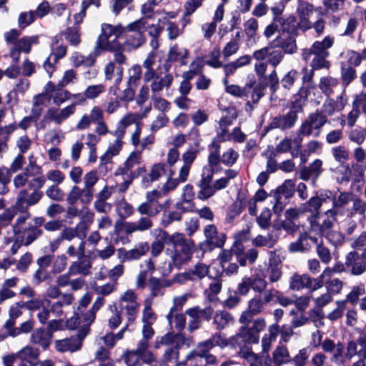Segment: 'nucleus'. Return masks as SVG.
<instances>
[{
	"mask_svg": "<svg viewBox=\"0 0 366 366\" xmlns=\"http://www.w3.org/2000/svg\"><path fill=\"white\" fill-rule=\"evenodd\" d=\"M162 197V192L157 189H153L146 193V201L140 204L137 208V212L141 215L147 217H155L162 209V204L159 199Z\"/></svg>",
	"mask_w": 366,
	"mask_h": 366,
	"instance_id": "11",
	"label": "nucleus"
},
{
	"mask_svg": "<svg viewBox=\"0 0 366 366\" xmlns=\"http://www.w3.org/2000/svg\"><path fill=\"white\" fill-rule=\"evenodd\" d=\"M279 237L280 228H276V226H274L272 229L266 235L258 234L252 240V242L255 247L272 248L277 242Z\"/></svg>",
	"mask_w": 366,
	"mask_h": 366,
	"instance_id": "30",
	"label": "nucleus"
},
{
	"mask_svg": "<svg viewBox=\"0 0 366 366\" xmlns=\"http://www.w3.org/2000/svg\"><path fill=\"white\" fill-rule=\"evenodd\" d=\"M85 230L86 229L83 224H78L75 228H66L61 232V239L71 241L76 237L80 238L81 234L85 232Z\"/></svg>",
	"mask_w": 366,
	"mask_h": 366,
	"instance_id": "58",
	"label": "nucleus"
},
{
	"mask_svg": "<svg viewBox=\"0 0 366 366\" xmlns=\"http://www.w3.org/2000/svg\"><path fill=\"white\" fill-rule=\"evenodd\" d=\"M238 174L235 169H228L224 171V175L213 182V172L211 169L204 168L201 179L197 182L199 190L197 197L199 200L205 201L215 195L217 191L227 188L231 180Z\"/></svg>",
	"mask_w": 366,
	"mask_h": 366,
	"instance_id": "1",
	"label": "nucleus"
},
{
	"mask_svg": "<svg viewBox=\"0 0 366 366\" xmlns=\"http://www.w3.org/2000/svg\"><path fill=\"white\" fill-rule=\"evenodd\" d=\"M45 90L49 92L50 99L53 103L59 107L64 102L71 99V92L65 89L64 86L55 84L52 81H48L45 84Z\"/></svg>",
	"mask_w": 366,
	"mask_h": 366,
	"instance_id": "18",
	"label": "nucleus"
},
{
	"mask_svg": "<svg viewBox=\"0 0 366 366\" xmlns=\"http://www.w3.org/2000/svg\"><path fill=\"white\" fill-rule=\"evenodd\" d=\"M271 10L273 13V21L278 22L282 26L283 31L292 32L294 31L295 25V18L293 16H290L287 18H283L280 16L282 12V9L279 7H272Z\"/></svg>",
	"mask_w": 366,
	"mask_h": 366,
	"instance_id": "35",
	"label": "nucleus"
},
{
	"mask_svg": "<svg viewBox=\"0 0 366 366\" xmlns=\"http://www.w3.org/2000/svg\"><path fill=\"white\" fill-rule=\"evenodd\" d=\"M35 19L36 17L34 11H29L21 12L19 14L18 17V26L21 29H24L34 23Z\"/></svg>",
	"mask_w": 366,
	"mask_h": 366,
	"instance_id": "63",
	"label": "nucleus"
},
{
	"mask_svg": "<svg viewBox=\"0 0 366 366\" xmlns=\"http://www.w3.org/2000/svg\"><path fill=\"white\" fill-rule=\"evenodd\" d=\"M116 212L120 218L125 219L134 214V209L126 200L122 199L116 205Z\"/></svg>",
	"mask_w": 366,
	"mask_h": 366,
	"instance_id": "57",
	"label": "nucleus"
},
{
	"mask_svg": "<svg viewBox=\"0 0 366 366\" xmlns=\"http://www.w3.org/2000/svg\"><path fill=\"white\" fill-rule=\"evenodd\" d=\"M62 34L71 46H76L81 42V34L78 26L67 28Z\"/></svg>",
	"mask_w": 366,
	"mask_h": 366,
	"instance_id": "51",
	"label": "nucleus"
},
{
	"mask_svg": "<svg viewBox=\"0 0 366 366\" xmlns=\"http://www.w3.org/2000/svg\"><path fill=\"white\" fill-rule=\"evenodd\" d=\"M146 29V19H141L129 24L126 27L127 34L126 44L132 49L140 47L144 42L145 38L143 33Z\"/></svg>",
	"mask_w": 366,
	"mask_h": 366,
	"instance_id": "10",
	"label": "nucleus"
},
{
	"mask_svg": "<svg viewBox=\"0 0 366 366\" xmlns=\"http://www.w3.org/2000/svg\"><path fill=\"white\" fill-rule=\"evenodd\" d=\"M352 194L350 192H340L337 196L333 195L328 200H332V208L330 209H335L336 215L337 213L348 205L352 200Z\"/></svg>",
	"mask_w": 366,
	"mask_h": 366,
	"instance_id": "41",
	"label": "nucleus"
},
{
	"mask_svg": "<svg viewBox=\"0 0 366 366\" xmlns=\"http://www.w3.org/2000/svg\"><path fill=\"white\" fill-rule=\"evenodd\" d=\"M297 119V112L292 110L285 115H280L274 117L270 122L269 127L270 129L286 130L294 127Z\"/></svg>",
	"mask_w": 366,
	"mask_h": 366,
	"instance_id": "25",
	"label": "nucleus"
},
{
	"mask_svg": "<svg viewBox=\"0 0 366 366\" xmlns=\"http://www.w3.org/2000/svg\"><path fill=\"white\" fill-rule=\"evenodd\" d=\"M46 179L43 176H38L29 182L28 187L33 190L29 194L26 189H21L16 197L14 206L18 209H25L30 206L36 204L42 198L43 192L39 189L44 185Z\"/></svg>",
	"mask_w": 366,
	"mask_h": 366,
	"instance_id": "2",
	"label": "nucleus"
},
{
	"mask_svg": "<svg viewBox=\"0 0 366 366\" xmlns=\"http://www.w3.org/2000/svg\"><path fill=\"white\" fill-rule=\"evenodd\" d=\"M212 348L213 345L209 340L200 342L197 344L195 350L187 354L186 361L200 366L203 357L209 354V352Z\"/></svg>",
	"mask_w": 366,
	"mask_h": 366,
	"instance_id": "20",
	"label": "nucleus"
},
{
	"mask_svg": "<svg viewBox=\"0 0 366 366\" xmlns=\"http://www.w3.org/2000/svg\"><path fill=\"white\" fill-rule=\"evenodd\" d=\"M92 267L91 263L86 260L73 262L69 267V272L73 275H87Z\"/></svg>",
	"mask_w": 366,
	"mask_h": 366,
	"instance_id": "55",
	"label": "nucleus"
},
{
	"mask_svg": "<svg viewBox=\"0 0 366 366\" xmlns=\"http://www.w3.org/2000/svg\"><path fill=\"white\" fill-rule=\"evenodd\" d=\"M346 104L347 98L344 92L336 97L335 99L327 97L324 101L320 112L327 118V117H332L341 112Z\"/></svg>",
	"mask_w": 366,
	"mask_h": 366,
	"instance_id": "16",
	"label": "nucleus"
},
{
	"mask_svg": "<svg viewBox=\"0 0 366 366\" xmlns=\"http://www.w3.org/2000/svg\"><path fill=\"white\" fill-rule=\"evenodd\" d=\"M149 247L148 243L144 242L138 244L132 249L126 251L123 249H120L118 252L122 254L121 258H122V262L132 261L139 259L149 251Z\"/></svg>",
	"mask_w": 366,
	"mask_h": 366,
	"instance_id": "36",
	"label": "nucleus"
},
{
	"mask_svg": "<svg viewBox=\"0 0 366 366\" xmlns=\"http://www.w3.org/2000/svg\"><path fill=\"white\" fill-rule=\"evenodd\" d=\"M332 197V192L328 190L320 192L316 196L312 197L304 204H302L305 212H310V214H320V209L322 205L325 203L328 199Z\"/></svg>",
	"mask_w": 366,
	"mask_h": 366,
	"instance_id": "21",
	"label": "nucleus"
},
{
	"mask_svg": "<svg viewBox=\"0 0 366 366\" xmlns=\"http://www.w3.org/2000/svg\"><path fill=\"white\" fill-rule=\"evenodd\" d=\"M188 179V177H186L185 179H182L180 176V171L178 172L177 178L169 177L167 181L164 184L162 187V190L160 191L162 194H167L171 191L174 190L179 183L185 182Z\"/></svg>",
	"mask_w": 366,
	"mask_h": 366,
	"instance_id": "59",
	"label": "nucleus"
},
{
	"mask_svg": "<svg viewBox=\"0 0 366 366\" xmlns=\"http://www.w3.org/2000/svg\"><path fill=\"white\" fill-rule=\"evenodd\" d=\"M302 141L300 137L294 139L285 137L276 146V151L279 153L290 152L293 157H297L300 154Z\"/></svg>",
	"mask_w": 366,
	"mask_h": 366,
	"instance_id": "27",
	"label": "nucleus"
},
{
	"mask_svg": "<svg viewBox=\"0 0 366 366\" xmlns=\"http://www.w3.org/2000/svg\"><path fill=\"white\" fill-rule=\"evenodd\" d=\"M191 342L192 340L186 338L182 334L169 332L162 337H157L155 347L158 348L160 345L168 346L164 352V360L169 362L178 359L179 347L184 345L189 347Z\"/></svg>",
	"mask_w": 366,
	"mask_h": 366,
	"instance_id": "3",
	"label": "nucleus"
},
{
	"mask_svg": "<svg viewBox=\"0 0 366 366\" xmlns=\"http://www.w3.org/2000/svg\"><path fill=\"white\" fill-rule=\"evenodd\" d=\"M147 286L152 298L163 295L164 292L162 287L161 279L151 277L149 279Z\"/></svg>",
	"mask_w": 366,
	"mask_h": 366,
	"instance_id": "62",
	"label": "nucleus"
},
{
	"mask_svg": "<svg viewBox=\"0 0 366 366\" xmlns=\"http://www.w3.org/2000/svg\"><path fill=\"white\" fill-rule=\"evenodd\" d=\"M271 282H275L282 277V260L276 250L269 252V262L266 270Z\"/></svg>",
	"mask_w": 366,
	"mask_h": 366,
	"instance_id": "22",
	"label": "nucleus"
},
{
	"mask_svg": "<svg viewBox=\"0 0 366 366\" xmlns=\"http://www.w3.org/2000/svg\"><path fill=\"white\" fill-rule=\"evenodd\" d=\"M155 61L156 54L154 52L149 53L146 59L143 62V66L147 69L143 75L144 81H147L154 76V73L156 72L153 69Z\"/></svg>",
	"mask_w": 366,
	"mask_h": 366,
	"instance_id": "54",
	"label": "nucleus"
},
{
	"mask_svg": "<svg viewBox=\"0 0 366 366\" xmlns=\"http://www.w3.org/2000/svg\"><path fill=\"white\" fill-rule=\"evenodd\" d=\"M335 42V38L330 36H325L322 41H315L310 48L302 50V59L307 61L312 56L329 55L328 49Z\"/></svg>",
	"mask_w": 366,
	"mask_h": 366,
	"instance_id": "13",
	"label": "nucleus"
},
{
	"mask_svg": "<svg viewBox=\"0 0 366 366\" xmlns=\"http://www.w3.org/2000/svg\"><path fill=\"white\" fill-rule=\"evenodd\" d=\"M102 34L98 41V46L104 50H114L118 47L116 40L126 32V28L121 25L113 26L104 24L102 26Z\"/></svg>",
	"mask_w": 366,
	"mask_h": 366,
	"instance_id": "8",
	"label": "nucleus"
},
{
	"mask_svg": "<svg viewBox=\"0 0 366 366\" xmlns=\"http://www.w3.org/2000/svg\"><path fill=\"white\" fill-rule=\"evenodd\" d=\"M173 76L171 74L166 72L163 75L162 74L154 73V76L146 83L151 82L150 87L152 95H158L162 89L166 87L169 88L172 83Z\"/></svg>",
	"mask_w": 366,
	"mask_h": 366,
	"instance_id": "24",
	"label": "nucleus"
},
{
	"mask_svg": "<svg viewBox=\"0 0 366 366\" xmlns=\"http://www.w3.org/2000/svg\"><path fill=\"white\" fill-rule=\"evenodd\" d=\"M189 57V51L177 44L172 46L168 52L167 59L170 62H179L180 65H186Z\"/></svg>",
	"mask_w": 366,
	"mask_h": 366,
	"instance_id": "38",
	"label": "nucleus"
},
{
	"mask_svg": "<svg viewBox=\"0 0 366 366\" xmlns=\"http://www.w3.org/2000/svg\"><path fill=\"white\" fill-rule=\"evenodd\" d=\"M275 41L277 42V46L282 49L283 54H292L297 51L296 40L292 36H288L285 39L278 36Z\"/></svg>",
	"mask_w": 366,
	"mask_h": 366,
	"instance_id": "47",
	"label": "nucleus"
},
{
	"mask_svg": "<svg viewBox=\"0 0 366 366\" xmlns=\"http://www.w3.org/2000/svg\"><path fill=\"white\" fill-rule=\"evenodd\" d=\"M352 110L347 114L346 119H345V116H342L340 119V125L344 127L345 125H347L349 127H352L358 118L360 116V110L358 107L354 104L352 102Z\"/></svg>",
	"mask_w": 366,
	"mask_h": 366,
	"instance_id": "56",
	"label": "nucleus"
},
{
	"mask_svg": "<svg viewBox=\"0 0 366 366\" xmlns=\"http://www.w3.org/2000/svg\"><path fill=\"white\" fill-rule=\"evenodd\" d=\"M61 38L58 36H55L51 43L52 52L49 55L53 57V61L56 62L59 59L63 58L66 54V46L62 44H59Z\"/></svg>",
	"mask_w": 366,
	"mask_h": 366,
	"instance_id": "49",
	"label": "nucleus"
},
{
	"mask_svg": "<svg viewBox=\"0 0 366 366\" xmlns=\"http://www.w3.org/2000/svg\"><path fill=\"white\" fill-rule=\"evenodd\" d=\"M253 57L257 61L267 59V62L270 64L273 68H276L282 61L284 54L282 50L277 49L273 46H269L256 50L253 53Z\"/></svg>",
	"mask_w": 366,
	"mask_h": 366,
	"instance_id": "15",
	"label": "nucleus"
},
{
	"mask_svg": "<svg viewBox=\"0 0 366 366\" xmlns=\"http://www.w3.org/2000/svg\"><path fill=\"white\" fill-rule=\"evenodd\" d=\"M233 119L234 118L231 117L225 116L219 120L217 134V139H218L219 142L232 140V135H230L227 129L232 124Z\"/></svg>",
	"mask_w": 366,
	"mask_h": 366,
	"instance_id": "42",
	"label": "nucleus"
},
{
	"mask_svg": "<svg viewBox=\"0 0 366 366\" xmlns=\"http://www.w3.org/2000/svg\"><path fill=\"white\" fill-rule=\"evenodd\" d=\"M139 119L138 115L132 113L125 114L119 121L116 134H119L120 137H124L125 129L127 127L135 123Z\"/></svg>",
	"mask_w": 366,
	"mask_h": 366,
	"instance_id": "53",
	"label": "nucleus"
},
{
	"mask_svg": "<svg viewBox=\"0 0 366 366\" xmlns=\"http://www.w3.org/2000/svg\"><path fill=\"white\" fill-rule=\"evenodd\" d=\"M39 39L38 35L25 36L14 42L9 49V56L13 62L18 63L21 52L29 54L31 51V46L39 44Z\"/></svg>",
	"mask_w": 366,
	"mask_h": 366,
	"instance_id": "12",
	"label": "nucleus"
},
{
	"mask_svg": "<svg viewBox=\"0 0 366 366\" xmlns=\"http://www.w3.org/2000/svg\"><path fill=\"white\" fill-rule=\"evenodd\" d=\"M329 55H320V56H313L310 66L312 67V70L310 71V75L308 77V80H310L313 76V71L321 69H329L330 66V63L327 58Z\"/></svg>",
	"mask_w": 366,
	"mask_h": 366,
	"instance_id": "50",
	"label": "nucleus"
},
{
	"mask_svg": "<svg viewBox=\"0 0 366 366\" xmlns=\"http://www.w3.org/2000/svg\"><path fill=\"white\" fill-rule=\"evenodd\" d=\"M279 334V325L274 323L267 328V332L265 333L261 339L262 353L268 354L272 348V344L276 341Z\"/></svg>",
	"mask_w": 366,
	"mask_h": 366,
	"instance_id": "33",
	"label": "nucleus"
},
{
	"mask_svg": "<svg viewBox=\"0 0 366 366\" xmlns=\"http://www.w3.org/2000/svg\"><path fill=\"white\" fill-rule=\"evenodd\" d=\"M307 222L310 224V232L322 236L334 228L337 222L335 209H328L318 214H310L307 217Z\"/></svg>",
	"mask_w": 366,
	"mask_h": 366,
	"instance_id": "5",
	"label": "nucleus"
},
{
	"mask_svg": "<svg viewBox=\"0 0 366 366\" xmlns=\"http://www.w3.org/2000/svg\"><path fill=\"white\" fill-rule=\"evenodd\" d=\"M192 281L202 280L209 274V267L204 263H197L189 270Z\"/></svg>",
	"mask_w": 366,
	"mask_h": 366,
	"instance_id": "60",
	"label": "nucleus"
},
{
	"mask_svg": "<svg viewBox=\"0 0 366 366\" xmlns=\"http://www.w3.org/2000/svg\"><path fill=\"white\" fill-rule=\"evenodd\" d=\"M104 305V299L102 297H98L94 302L92 308L79 316L78 315H75L74 317H71L69 320H67V326L70 329H75L76 327V321H78V324H82V331L81 335L86 336L90 331V325L95 320L96 312Z\"/></svg>",
	"mask_w": 366,
	"mask_h": 366,
	"instance_id": "6",
	"label": "nucleus"
},
{
	"mask_svg": "<svg viewBox=\"0 0 366 366\" xmlns=\"http://www.w3.org/2000/svg\"><path fill=\"white\" fill-rule=\"evenodd\" d=\"M338 79L330 76H323L320 79L319 88L322 92L327 97L334 93V89L338 86Z\"/></svg>",
	"mask_w": 366,
	"mask_h": 366,
	"instance_id": "45",
	"label": "nucleus"
},
{
	"mask_svg": "<svg viewBox=\"0 0 366 366\" xmlns=\"http://www.w3.org/2000/svg\"><path fill=\"white\" fill-rule=\"evenodd\" d=\"M182 233L175 232L172 234H169L167 232L164 231L162 229H154L152 231V234L155 237V242H159L165 244H174L173 237H176V235H180Z\"/></svg>",
	"mask_w": 366,
	"mask_h": 366,
	"instance_id": "52",
	"label": "nucleus"
},
{
	"mask_svg": "<svg viewBox=\"0 0 366 366\" xmlns=\"http://www.w3.org/2000/svg\"><path fill=\"white\" fill-rule=\"evenodd\" d=\"M97 55L98 54L96 51L95 53L89 54L87 56L75 52L71 56V61L73 64L76 67L80 66H92L94 64Z\"/></svg>",
	"mask_w": 366,
	"mask_h": 366,
	"instance_id": "46",
	"label": "nucleus"
},
{
	"mask_svg": "<svg viewBox=\"0 0 366 366\" xmlns=\"http://www.w3.org/2000/svg\"><path fill=\"white\" fill-rule=\"evenodd\" d=\"M124 69L122 66H117L114 62H109L104 68V76L107 81L114 80L118 85L122 80Z\"/></svg>",
	"mask_w": 366,
	"mask_h": 366,
	"instance_id": "39",
	"label": "nucleus"
},
{
	"mask_svg": "<svg viewBox=\"0 0 366 366\" xmlns=\"http://www.w3.org/2000/svg\"><path fill=\"white\" fill-rule=\"evenodd\" d=\"M14 355L16 358L17 357L22 362L29 363L30 366H37L39 365V350L37 348L26 345Z\"/></svg>",
	"mask_w": 366,
	"mask_h": 366,
	"instance_id": "32",
	"label": "nucleus"
},
{
	"mask_svg": "<svg viewBox=\"0 0 366 366\" xmlns=\"http://www.w3.org/2000/svg\"><path fill=\"white\" fill-rule=\"evenodd\" d=\"M247 343H257V337L249 333L244 326L239 329L238 333L229 337V346L234 348H242Z\"/></svg>",
	"mask_w": 366,
	"mask_h": 366,
	"instance_id": "28",
	"label": "nucleus"
},
{
	"mask_svg": "<svg viewBox=\"0 0 366 366\" xmlns=\"http://www.w3.org/2000/svg\"><path fill=\"white\" fill-rule=\"evenodd\" d=\"M116 139L109 144L105 153L101 157L102 162H109L112 157L117 156L122 149L124 142L122 139L124 137H120L119 134H116Z\"/></svg>",
	"mask_w": 366,
	"mask_h": 366,
	"instance_id": "40",
	"label": "nucleus"
},
{
	"mask_svg": "<svg viewBox=\"0 0 366 366\" xmlns=\"http://www.w3.org/2000/svg\"><path fill=\"white\" fill-rule=\"evenodd\" d=\"M327 122V118L319 111L313 112L302 124L299 134L303 136L312 135L315 137L320 134L322 127Z\"/></svg>",
	"mask_w": 366,
	"mask_h": 366,
	"instance_id": "9",
	"label": "nucleus"
},
{
	"mask_svg": "<svg viewBox=\"0 0 366 366\" xmlns=\"http://www.w3.org/2000/svg\"><path fill=\"white\" fill-rule=\"evenodd\" d=\"M51 339V335L41 328L36 330L31 335V342L41 346L44 349L49 346Z\"/></svg>",
	"mask_w": 366,
	"mask_h": 366,
	"instance_id": "44",
	"label": "nucleus"
},
{
	"mask_svg": "<svg viewBox=\"0 0 366 366\" xmlns=\"http://www.w3.org/2000/svg\"><path fill=\"white\" fill-rule=\"evenodd\" d=\"M273 364L285 365L292 361V357L286 345L279 344L273 350L272 357Z\"/></svg>",
	"mask_w": 366,
	"mask_h": 366,
	"instance_id": "37",
	"label": "nucleus"
},
{
	"mask_svg": "<svg viewBox=\"0 0 366 366\" xmlns=\"http://www.w3.org/2000/svg\"><path fill=\"white\" fill-rule=\"evenodd\" d=\"M50 97L49 92L44 88V92L36 94L33 97V104L31 109V114L35 119H38L44 109V108L50 102Z\"/></svg>",
	"mask_w": 366,
	"mask_h": 366,
	"instance_id": "34",
	"label": "nucleus"
},
{
	"mask_svg": "<svg viewBox=\"0 0 366 366\" xmlns=\"http://www.w3.org/2000/svg\"><path fill=\"white\" fill-rule=\"evenodd\" d=\"M176 236L173 237L174 244L171 258L174 265L179 268L190 260L194 244L192 240L186 239L183 233Z\"/></svg>",
	"mask_w": 366,
	"mask_h": 366,
	"instance_id": "4",
	"label": "nucleus"
},
{
	"mask_svg": "<svg viewBox=\"0 0 366 366\" xmlns=\"http://www.w3.org/2000/svg\"><path fill=\"white\" fill-rule=\"evenodd\" d=\"M205 244L212 247H222L226 241V234L219 232L214 224H207L204 227Z\"/></svg>",
	"mask_w": 366,
	"mask_h": 366,
	"instance_id": "19",
	"label": "nucleus"
},
{
	"mask_svg": "<svg viewBox=\"0 0 366 366\" xmlns=\"http://www.w3.org/2000/svg\"><path fill=\"white\" fill-rule=\"evenodd\" d=\"M315 280V278H312L307 274H299L295 273L290 278V287L294 290L307 288L311 291H315L317 290V288H316V282Z\"/></svg>",
	"mask_w": 366,
	"mask_h": 366,
	"instance_id": "26",
	"label": "nucleus"
},
{
	"mask_svg": "<svg viewBox=\"0 0 366 366\" xmlns=\"http://www.w3.org/2000/svg\"><path fill=\"white\" fill-rule=\"evenodd\" d=\"M269 290L262 294L256 295L248 301L247 308L241 315L239 322L242 324L249 323L253 316L262 313L267 305L270 303Z\"/></svg>",
	"mask_w": 366,
	"mask_h": 366,
	"instance_id": "7",
	"label": "nucleus"
},
{
	"mask_svg": "<svg viewBox=\"0 0 366 366\" xmlns=\"http://www.w3.org/2000/svg\"><path fill=\"white\" fill-rule=\"evenodd\" d=\"M234 322L232 316L225 310H217L214 317L212 324L218 330H222Z\"/></svg>",
	"mask_w": 366,
	"mask_h": 366,
	"instance_id": "43",
	"label": "nucleus"
},
{
	"mask_svg": "<svg viewBox=\"0 0 366 366\" xmlns=\"http://www.w3.org/2000/svg\"><path fill=\"white\" fill-rule=\"evenodd\" d=\"M252 87V83H247L243 87L237 84H231L230 86H227L225 92L237 98H249Z\"/></svg>",
	"mask_w": 366,
	"mask_h": 366,
	"instance_id": "48",
	"label": "nucleus"
},
{
	"mask_svg": "<svg viewBox=\"0 0 366 366\" xmlns=\"http://www.w3.org/2000/svg\"><path fill=\"white\" fill-rule=\"evenodd\" d=\"M345 265L354 275H360L366 270V264L357 251H352L347 254Z\"/></svg>",
	"mask_w": 366,
	"mask_h": 366,
	"instance_id": "29",
	"label": "nucleus"
},
{
	"mask_svg": "<svg viewBox=\"0 0 366 366\" xmlns=\"http://www.w3.org/2000/svg\"><path fill=\"white\" fill-rule=\"evenodd\" d=\"M76 112L74 104H69L66 107L59 109L51 107L47 110V118L56 124H61Z\"/></svg>",
	"mask_w": 366,
	"mask_h": 366,
	"instance_id": "23",
	"label": "nucleus"
},
{
	"mask_svg": "<svg viewBox=\"0 0 366 366\" xmlns=\"http://www.w3.org/2000/svg\"><path fill=\"white\" fill-rule=\"evenodd\" d=\"M199 152V149L188 147L187 149L182 154V160L183 164L179 169L182 179H185L186 177H189L192 164L196 159Z\"/></svg>",
	"mask_w": 366,
	"mask_h": 366,
	"instance_id": "31",
	"label": "nucleus"
},
{
	"mask_svg": "<svg viewBox=\"0 0 366 366\" xmlns=\"http://www.w3.org/2000/svg\"><path fill=\"white\" fill-rule=\"evenodd\" d=\"M322 348L324 352L330 354V361L335 365H342L347 362L345 348L342 342L335 343L332 340L326 339L322 342Z\"/></svg>",
	"mask_w": 366,
	"mask_h": 366,
	"instance_id": "14",
	"label": "nucleus"
},
{
	"mask_svg": "<svg viewBox=\"0 0 366 366\" xmlns=\"http://www.w3.org/2000/svg\"><path fill=\"white\" fill-rule=\"evenodd\" d=\"M310 89L309 87H301L299 92L294 96V99L292 102V108L295 109H301L302 105L308 98Z\"/></svg>",
	"mask_w": 366,
	"mask_h": 366,
	"instance_id": "61",
	"label": "nucleus"
},
{
	"mask_svg": "<svg viewBox=\"0 0 366 366\" xmlns=\"http://www.w3.org/2000/svg\"><path fill=\"white\" fill-rule=\"evenodd\" d=\"M76 324L75 328L79 327L77 336L56 341L55 347L58 351L61 352H75L81 347V341L86 336L81 335L82 324L79 325L78 321H76Z\"/></svg>",
	"mask_w": 366,
	"mask_h": 366,
	"instance_id": "17",
	"label": "nucleus"
},
{
	"mask_svg": "<svg viewBox=\"0 0 366 366\" xmlns=\"http://www.w3.org/2000/svg\"><path fill=\"white\" fill-rule=\"evenodd\" d=\"M17 208L14 205L7 208L0 214V227H5L11 224L13 219L17 214Z\"/></svg>",
	"mask_w": 366,
	"mask_h": 366,
	"instance_id": "64",
	"label": "nucleus"
}]
</instances>
